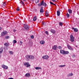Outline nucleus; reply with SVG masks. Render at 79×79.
<instances>
[{"instance_id": "nucleus-1", "label": "nucleus", "mask_w": 79, "mask_h": 79, "mask_svg": "<svg viewBox=\"0 0 79 79\" xmlns=\"http://www.w3.org/2000/svg\"><path fill=\"white\" fill-rule=\"evenodd\" d=\"M25 58L26 59H27V61L29 60V58L30 59H32L33 60V59H34V56H30L29 55H27L26 56Z\"/></svg>"}, {"instance_id": "nucleus-2", "label": "nucleus", "mask_w": 79, "mask_h": 79, "mask_svg": "<svg viewBox=\"0 0 79 79\" xmlns=\"http://www.w3.org/2000/svg\"><path fill=\"white\" fill-rule=\"evenodd\" d=\"M42 5H43L44 6H47V4H46V3L44 2V1H42L40 3L38 4V6H41Z\"/></svg>"}, {"instance_id": "nucleus-3", "label": "nucleus", "mask_w": 79, "mask_h": 79, "mask_svg": "<svg viewBox=\"0 0 79 79\" xmlns=\"http://www.w3.org/2000/svg\"><path fill=\"white\" fill-rule=\"evenodd\" d=\"M7 34L8 32H7L6 31H4L3 32L1 33V36H2V37L5 36V35H7Z\"/></svg>"}, {"instance_id": "nucleus-4", "label": "nucleus", "mask_w": 79, "mask_h": 79, "mask_svg": "<svg viewBox=\"0 0 79 79\" xmlns=\"http://www.w3.org/2000/svg\"><path fill=\"white\" fill-rule=\"evenodd\" d=\"M70 41H71V42H73L74 41V36L72 35H70Z\"/></svg>"}, {"instance_id": "nucleus-5", "label": "nucleus", "mask_w": 79, "mask_h": 79, "mask_svg": "<svg viewBox=\"0 0 79 79\" xmlns=\"http://www.w3.org/2000/svg\"><path fill=\"white\" fill-rule=\"evenodd\" d=\"M49 58V56L47 55L44 56L42 57V58L43 59H44V60H48Z\"/></svg>"}, {"instance_id": "nucleus-6", "label": "nucleus", "mask_w": 79, "mask_h": 79, "mask_svg": "<svg viewBox=\"0 0 79 79\" xmlns=\"http://www.w3.org/2000/svg\"><path fill=\"white\" fill-rule=\"evenodd\" d=\"M24 65L26 66L27 68H28L29 66H31V65L29 64V62H26L24 63Z\"/></svg>"}, {"instance_id": "nucleus-7", "label": "nucleus", "mask_w": 79, "mask_h": 79, "mask_svg": "<svg viewBox=\"0 0 79 79\" xmlns=\"http://www.w3.org/2000/svg\"><path fill=\"white\" fill-rule=\"evenodd\" d=\"M67 46L68 48L69 49V50H72V51H73V49L72 48L71 46H70L69 44H67Z\"/></svg>"}, {"instance_id": "nucleus-8", "label": "nucleus", "mask_w": 79, "mask_h": 79, "mask_svg": "<svg viewBox=\"0 0 79 79\" xmlns=\"http://www.w3.org/2000/svg\"><path fill=\"white\" fill-rule=\"evenodd\" d=\"M2 67L4 69H8V66L3 64L2 65Z\"/></svg>"}, {"instance_id": "nucleus-9", "label": "nucleus", "mask_w": 79, "mask_h": 79, "mask_svg": "<svg viewBox=\"0 0 79 79\" xmlns=\"http://www.w3.org/2000/svg\"><path fill=\"white\" fill-rule=\"evenodd\" d=\"M24 27L25 29H29V26L27 25H26L25 24H24Z\"/></svg>"}, {"instance_id": "nucleus-10", "label": "nucleus", "mask_w": 79, "mask_h": 79, "mask_svg": "<svg viewBox=\"0 0 79 79\" xmlns=\"http://www.w3.org/2000/svg\"><path fill=\"white\" fill-rule=\"evenodd\" d=\"M52 49L54 50H57V46L56 45H54L52 48Z\"/></svg>"}, {"instance_id": "nucleus-11", "label": "nucleus", "mask_w": 79, "mask_h": 79, "mask_svg": "<svg viewBox=\"0 0 79 79\" xmlns=\"http://www.w3.org/2000/svg\"><path fill=\"white\" fill-rule=\"evenodd\" d=\"M40 12L41 13H44V10H43V7H41L40 8Z\"/></svg>"}, {"instance_id": "nucleus-12", "label": "nucleus", "mask_w": 79, "mask_h": 79, "mask_svg": "<svg viewBox=\"0 0 79 79\" xmlns=\"http://www.w3.org/2000/svg\"><path fill=\"white\" fill-rule=\"evenodd\" d=\"M50 31L52 33V34H55V30H54L52 29L50 30Z\"/></svg>"}, {"instance_id": "nucleus-13", "label": "nucleus", "mask_w": 79, "mask_h": 79, "mask_svg": "<svg viewBox=\"0 0 79 79\" xmlns=\"http://www.w3.org/2000/svg\"><path fill=\"white\" fill-rule=\"evenodd\" d=\"M64 50H60V53L62 54H63V55L64 54Z\"/></svg>"}, {"instance_id": "nucleus-14", "label": "nucleus", "mask_w": 79, "mask_h": 79, "mask_svg": "<svg viewBox=\"0 0 79 79\" xmlns=\"http://www.w3.org/2000/svg\"><path fill=\"white\" fill-rule=\"evenodd\" d=\"M72 29H74V32H77V31H78V30H77V28H74L73 27H72Z\"/></svg>"}, {"instance_id": "nucleus-15", "label": "nucleus", "mask_w": 79, "mask_h": 79, "mask_svg": "<svg viewBox=\"0 0 79 79\" xmlns=\"http://www.w3.org/2000/svg\"><path fill=\"white\" fill-rule=\"evenodd\" d=\"M57 16H60V11L59 10L57 11Z\"/></svg>"}, {"instance_id": "nucleus-16", "label": "nucleus", "mask_w": 79, "mask_h": 79, "mask_svg": "<svg viewBox=\"0 0 79 79\" xmlns=\"http://www.w3.org/2000/svg\"><path fill=\"white\" fill-rule=\"evenodd\" d=\"M40 44H42L43 45V44H45V41L44 40L41 41L40 42Z\"/></svg>"}, {"instance_id": "nucleus-17", "label": "nucleus", "mask_w": 79, "mask_h": 79, "mask_svg": "<svg viewBox=\"0 0 79 79\" xmlns=\"http://www.w3.org/2000/svg\"><path fill=\"white\" fill-rule=\"evenodd\" d=\"M3 52V48L1 47L0 48V54L2 53Z\"/></svg>"}, {"instance_id": "nucleus-18", "label": "nucleus", "mask_w": 79, "mask_h": 79, "mask_svg": "<svg viewBox=\"0 0 79 79\" xmlns=\"http://www.w3.org/2000/svg\"><path fill=\"white\" fill-rule=\"evenodd\" d=\"M30 74L29 73H26L25 75V76L26 77H29V76H30Z\"/></svg>"}, {"instance_id": "nucleus-19", "label": "nucleus", "mask_w": 79, "mask_h": 79, "mask_svg": "<svg viewBox=\"0 0 79 79\" xmlns=\"http://www.w3.org/2000/svg\"><path fill=\"white\" fill-rule=\"evenodd\" d=\"M68 54H69V51H64V55H68Z\"/></svg>"}, {"instance_id": "nucleus-20", "label": "nucleus", "mask_w": 79, "mask_h": 79, "mask_svg": "<svg viewBox=\"0 0 79 79\" xmlns=\"http://www.w3.org/2000/svg\"><path fill=\"white\" fill-rule=\"evenodd\" d=\"M68 11L69 14H71L72 13V10L70 9H69L68 10Z\"/></svg>"}, {"instance_id": "nucleus-21", "label": "nucleus", "mask_w": 79, "mask_h": 79, "mask_svg": "<svg viewBox=\"0 0 79 79\" xmlns=\"http://www.w3.org/2000/svg\"><path fill=\"white\" fill-rule=\"evenodd\" d=\"M35 69L38 70L39 69H41L42 68L41 67H35Z\"/></svg>"}, {"instance_id": "nucleus-22", "label": "nucleus", "mask_w": 79, "mask_h": 79, "mask_svg": "<svg viewBox=\"0 0 79 79\" xmlns=\"http://www.w3.org/2000/svg\"><path fill=\"white\" fill-rule=\"evenodd\" d=\"M20 3H21V4H22V5L23 6H24V2H23V1H21L20 2Z\"/></svg>"}, {"instance_id": "nucleus-23", "label": "nucleus", "mask_w": 79, "mask_h": 79, "mask_svg": "<svg viewBox=\"0 0 79 79\" xmlns=\"http://www.w3.org/2000/svg\"><path fill=\"white\" fill-rule=\"evenodd\" d=\"M3 4H2V6L3 8L5 6V5H6V4L5 3V2H2Z\"/></svg>"}, {"instance_id": "nucleus-24", "label": "nucleus", "mask_w": 79, "mask_h": 79, "mask_svg": "<svg viewBox=\"0 0 79 79\" xmlns=\"http://www.w3.org/2000/svg\"><path fill=\"white\" fill-rule=\"evenodd\" d=\"M65 66H66V65H59V68H63V67H64Z\"/></svg>"}, {"instance_id": "nucleus-25", "label": "nucleus", "mask_w": 79, "mask_h": 79, "mask_svg": "<svg viewBox=\"0 0 79 79\" xmlns=\"http://www.w3.org/2000/svg\"><path fill=\"white\" fill-rule=\"evenodd\" d=\"M37 18L36 16H35V17L33 18V21H35V20H37Z\"/></svg>"}, {"instance_id": "nucleus-26", "label": "nucleus", "mask_w": 79, "mask_h": 79, "mask_svg": "<svg viewBox=\"0 0 79 79\" xmlns=\"http://www.w3.org/2000/svg\"><path fill=\"white\" fill-rule=\"evenodd\" d=\"M45 13L46 17H48V12L46 11V12Z\"/></svg>"}, {"instance_id": "nucleus-27", "label": "nucleus", "mask_w": 79, "mask_h": 79, "mask_svg": "<svg viewBox=\"0 0 79 79\" xmlns=\"http://www.w3.org/2000/svg\"><path fill=\"white\" fill-rule=\"evenodd\" d=\"M59 25L60 26H63V23H62L61 22H60L59 23Z\"/></svg>"}, {"instance_id": "nucleus-28", "label": "nucleus", "mask_w": 79, "mask_h": 79, "mask_svg": "<svg viewBox=\"0 0 79 79\" xmlns=\"http://www.w3.org/2000/svg\"><path fill=\"white\" fill-rule=\"evenodd\" d=\"M9 53L10 55L13 54V51H9Z\"/></svg>"}, {"instance_id": "nucleus-29", "label": "nucleus", "mask_w": 79, "mask_h": 79, "mask_svg": "<svg viewBox=\"0 0 79 79\" xmlns=\"http://www.w3.org/2000/svg\"><path fill=\"white\" fill-rule=\"evenodd\" d=\"M66 16L67 18H69V14L68 13H67Z\"/></svg>"}, {"instance_id": "nucleus-30", "label": "nucleus", "mask_w": 79, "mask_h": 79, "mask_svg": "<svg viewBox=\"0 0 79 79\" xmlns=\"http://www.w3.org/2000/svg\"><path fill=\"white\" fill-rule=\"evenodd\" d=\"M17 42V41L15 40H13V44H16Z\"/></svg>"}, {"instance_id": "nucleus-31", "label": "nucleus", "mask_w": 79, "mask_h": 79, "mask_svg": "<svg viewBox=\"0 0 79 79\" xmlns=\"http://www.w3.org/2000/svg\"><path fill=\"white\" fill-rule=\"evenodd\" d=\"M73 74V73H71L69 74V76H72Z\"/></svg>"}, {"instance_id": "nucleus-32", "label": "nucleus", "mask_w": 79, "mask_h": 79, "mask_svg": "<svg viewBox=\"0 0 79 79\" xmlns=\"http://www.w3.org/2000/svg\"><path fill=\"white\" fill-rule=\"evenodd\" d=\"M42 24L43 25V26H45L46 25V23L44 22H42Z\"/></svg>"}, {"instance_id": "nucleus-33", "label": "nucleus", "mask_w": 79, "mask_h": 79, "mask_svg": "<svg viewBox=\"0 0 79 79\" xmlns=\"http://www.w3.org/2000/svg\"><path fill=\"white\" fill-rule=\"evenodd\" d=\"M4 45L6 46V47H8V43H6L4 44Z\"/></svg>"}, {"instance_id": "nucleus-34", "label": "nucleus", "mask_w": 79, "mask_h": 79, "mask_svg": "<svg viewBox=\"0 0 79 79\" xmlns=\"http://www.w3.org/2000/svg\"><path fill=\"white\" fill-rule=\"evenodd\" d=\"M50 3L51 5H56V4L53 3V2H50Z\"/></svg>"}, {"instance_id": "nucleus-35", "label": "nucleus", "mask_w": 79, "mask_h": 79, "mask_svg": "<svg viewBox=\"0 0 79 79\" xmlns=\"http://www.w3.org/2000/svg\"><path fill=\"white\" fill-rule=\"evenodd\" d=\"M58 48L60 49V50H61V49L62 48V47H61V46H58Z\"/></svg>"}, {"instance_id": "nucleus-36", "label": "nucleus", "mask_w": 79, "mask_h": 79, "mask_svg": "<svg viewBox=\"0 0 79 79\" xmlns=\"http://www.w3.org/2000/svg\"><path fill=\"white\" fill-rule=\"evenodd\" d=\"M45 33L47 35H48V31H45Z\"/></svg>"}, {"instance_id": "nucleus-37", "label": "nucleus", "mask_w": 79, "mask_h": 79, "mask_svg": "<svg viewBox=\"0 0 79 79\" xmlns=\"http://www.w3.org/2000/svg\"><path fill=\"white\" fill-rule=\"evenodd\" d=\"M20 10V9L19 8V7H18L16 9V10L17 11H19Z\"/></svg>"}, {"instance_id": "nucleus-38", "label": "nucleus", "mask_w": 79, "mask_h": 79, "mask_svg": "<svg viewBox=\"0 0 79 79\" xmlns=\"http://www.w3.org/2000/svg\"><path fill=\"white\" fill-rule=\"evenodd\" d=\"M6 39H9V36H6L5 37Z\"/></svg>"}, {"instance_id": "nucleus-39", "label": "nucleus", "mask_w": 79, "mask_h": 79, "mask_svg": "<svg viewBox=\"0 0 79 79\" xmlns=\"http://www.w3.org/2000/svg\"><path fill=\"white\" fill-rule=\"evenodd\" d=\"M20 45H21L23 44V42L21 41L20 42Z\"/></svg>"}, {"instance_id": "nucleus-40", "label": "nucleus", "mask_w": 79, "mask_h": 79, "mask_svg": "<svg viewBox=\"0 0 79 79\" xmlns=\"http://www.w3.org/2000/svg\"><path fill=\"white\" fill-rule=\"evenodd\" d=\"M31 39H34V35H32L31 36Z\"/></svg>"}, {"instance_id": "nucleus-41", "label": "nucleus", "mask_w": 79, "mask_h": 79, "mask_svg": "<svg viewBox=\"0 0 79 79\" xmlns=\"http://www.w3.org/2000/svg\"><path fill=\"white\" fill-rule=\"evenodd\" d=\"M39 2V0H37V1H36V3H37Z\"/></svg>"}, {"instance_id": "nucleus-42", "label": "nucleus", "mask_w": 79, "mask_h": 79, "mask_svg": "<svg viewBox=\"0 0 79 79\" xmlns=\"http://www.w3.org/2000/svg\"><path fill=\"white\" fill-rule=\"evenodd\" d=\"M76 56L74 55H73V58H75V57Z\"/></svg>"}, {"instance_id": "nucleus-43", "label": "nucleus", "mask_w": 79, "mask_h": 79, "mask_svg": "<svg viewBox=\"0 0 79 79\" xmlns=\"http://www.w3.org/2000/svg\"><path fill=\"white\" fill-rule=\"evenodd\" d=\"M53 2H56V0H51Z\"/></svg>"}, {"instance_id": "nucleus-44", "label": "nucleus", "mask_w": 79, "mask_h": 79, "mask_svg": "<svg viewBox=\"0 0 79 79\" xmlns=\"http://www.w3.org/2000/svg\"><path fill=\"white\" fill-rule=\"evenodd\" d=\"M16 30L15 29L14 30V32H16Z\"/></svg>"}, {"instance_id": "nucleus-45", "label": "nucleus", "mask_w": 79, "mask_h": 79, "mask_svg": "<svg viewBox=\"0 0 79 79\" xmlns=\"http://www.w3.org/2000/svg\"><path fill=\"white\" fill-rule=\"evenodd\" d=\"M8 79H13V78H9Z\"/></svg>"}, {"instance_id": "nucleus-46", "label": "nucleus", "mask_w": 79, "mask_h": 79, "mask_svg": "<svg viewBox=\"0 0 79 79\" xmlns=\"http://www.w3.org/2000/svg\"><path fill=\"white\" fill-rule=\"evenodd\" d=\"M31 1V2H34V0H30Z\"/></svg>"}, {"instance_id": "nucleus-47", "label": "nucleus", "mask_w": 79, "mask_h": 79, "mask_svg": "<svg viewBox=\"0 0 79 79\" xmlns=\"http://www.w3.org/2000/svg\"><path fill=\"white\" fill-rule=\"evenodd\" d=\"M2 29V27H0V31H1Z\"/></svg>"}, {"instance_id": "nucleus-48", "label": "nucleus", "mask_w": 79, "mask_h": 79, "mask_svg": "<svg viewBox=\"0 0 79 79\" xmlns=\"http://www.w3.org/2000/svg\"><path fill=\"white\" fill-rule=\"evenodd\" d=\"M75 47H77V46L76 45V46H75Z\"/></svg>"}, {"instance_id": "nucleus-49", "label": "nucleus", "mask_w": 79, "mask_h": 79, "mask_svg": "<svg viewBox=\"0 0 79 79\" xmlns=\"http://www.w3.org/2000/svg\"><path fill=\"white\" fill-rule=\"evenodd\" d=\"M1 58V55H0V58Z\"/></svg>"}, {"instance_id": "nucleus-50", "label": "nucleus", "mask_w": 79, "mask_h": 79, "mask_svg": "<svg viewBox=\"0 0 79 79\" xmlns=\"http://www.w3.org/2000/svg\"><path fill=\"white\" fill-rule=\"evenodd\" d=\"M23 1H25L26 0H23Z\"/></svg>"}, {"instance_id": "nucleus-51", "label": "nucleus", "mask_w": 79, "mask_h": 79, "mask_svg": "<svg viewBox=\"0 0 79 79\" xmlns=\"http://www.w3.org/2000/svg\"><path fill=\"white\" fill-rule=\"evenodd\" d=\"M35 10H36V9H35Z\"/></svg>"}, {"instance_id": "nucleus-52", "label": "nucleus", "mask_w": 79, "mask_h": 79, "mask_svg": "<svg viewBox=\"0 0 79 79\" xmlns=\"http://www.w3.org/2000/svg\"><path fill=\"white\" fill-rule=\"evenodd\" d=\"M78 15H79V14H78Z\"/></svg>"}, {"instance_id": "nucleus-53", "label": "nucleus", "mask_w": 79, "mask_h": 79, "mask_svg": "<svg viewBox=\"0 0 79 79\" xmlns=\"http://www.w3.org/2000/svg\"><path fill=\"white\" fill-rule=\"evenodd\" d=\"M78 15H79V14H78Z\"/></svg>"}]
</instances>
